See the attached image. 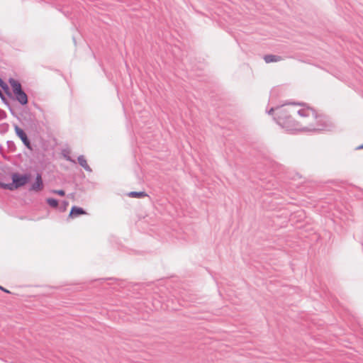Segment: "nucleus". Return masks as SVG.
<instances>
[{
  "instance_id": "c756f323",
  "label": "nucleus",
  "mask_w": 363,
  "mask_h": 363,
  "mask_svg": "<svg viewBox=\"0 0 363 363\" xmlns=\"http://www.w3.org/2000/svg\"><path fill=\"white\" fill-rule=\"evenodd\" d=\"M102 279L104 280V279ZM106 279L111 280L112 279L111 278H107Z\"/></svg>"
},
{
  "instance_id": "20e7f679",
  "label": "nucleus",
  "mask_w": 363,
  "mask_h": 363,
  "mask_svg": "<svg viewBox=\"0 0 363 363\" xmlns=\"http://www.w3.org/2000/svg\"><path fill=\"white\" fill-rule=\"evenodd\" d=\"M284 105L281 106L276 107V116L274 117V120L277 121V123H279L280 121H282L283 120L287 119L289 116V111L287 108H283Z\"/></svg>"
},
{
  "instance_id": "1a4fd4ad",
  "label": "nucleus",
  "mask_w": 363,
  "mask_h": 363,
  "mask_svg": "<svg viewBox=\"0 0 363 363\" xmlns=\"http://www.w3.org/2000/svg\"><path fill=\"white\" fill-rule=\"evenodd\" d=\"M9 82L12 88V91H13V94L23 89L21 84L18 80H16L13 78H10L9 79Z\"/></svg>"
},
{
  "instance_id": "4468645a",
  "label": "nucleus",
  "mask_w": 363,
  "mask_h": 363,
  "mask_svg": "<svg viewBox=\"0 0 363 363\" xmlns=\"http://www.w3.org/2000/svg\"><path fill=\"white\" fill-rule=\"evenodd\" d=\"M0 188L3 189H7L9 191H14L16 190L14 185L13 184V182L11 183H4L0 181Z\"/></svg>"
},
{
  "instance_id": "5701e85b",
  "label": "nucleus",
  "mask_w": 363,
  "mask_h": 363,
  "mask_svg": "<svg viewBox=\"0 0 363 363\" xmlns=\"http://www.w3.org/2000/svg\"><path fill=\"white\" fill-rule=\"evenodd\" d=\"M8 108L9 109L12 116H13L14 117H17V115H16L15 111L13 110V108H12V106L11 105H9V106H8Z\"/></svg>"
},
{
  "instance_id": "6ab92c4d",
  "label": "nucleus",
  "mask_w": 363,
  "mask_h": 363,
  "mask_svg": "<svg viewBox=\"0 0 363 363\" xmlns=\"http://www.w3.org/2000/svg\"><path fill=\"white\" fill-rule=\"evenodd\" d=\"M0 98L2 101V102L8 107L9 106L10 103L9 102V101L6 99V98L4 96V95L2 94L1 91L0 90Z\"/></svg>"
},
{
  "instance_id": "7ed1b4c3",
  "label": "nucleus",
  "mask_w": 363,
  "mask_h": 363,
  "mask_svg": "<svg viewBox=\"0 0 363 363\" xmlns=\"http://www.w3.org/2000/svg\"><path fill=\"white\" fill-rule=\"evenodd\" d=\"M14 130H15L16 135L21 139L23 144L28 150L32 151L33 149L32 145L30 143V141L29 138H28V135L26 133V132L21 128H20L18 125H14Z\"/></svg>"
},
{
  "instance_id": "dca6fc26",
  "label": "nucleus",
  "mask_w": 363,
  "mask_h": 363,
  "mask_svg": "<svg viewBox=\"0 0 363 363\" xmlns=\"http://www.w3.org/2000/svg\"><path fill=\"white\" fill-rule=\"evenodd\" d=\"M0 87L4 89L9 96L11 97V94L8 92L9 86L0 77Z\"/></svg>"
},
{
  "instance_id": "9b49d317",
  "label": "nucleus",
  "mask_w": 363,
  "mask_h": 363,
  "mask_svg": "<svg viewBox=\"0 0 363 363\" xmlns=\"http://www.w3.org/2000/svg\"><path fill=\"white\" fill-rule=\"evenodd\" d=\"M282 57L276 55H266L264 57V60L266 63L276 62L281 60Z\"/></svg>"
},
{
  "instance_id": "ddd939ff",
  "label": "nucleus",
  "mask_w": 363,
  "mask_h": 363,
  "mask_svg": "<svg viewBox=\"0 0 363 363\" xmlns=\"http://www.w3.org/2000/svg\"><path fill=\"white\" fill-rule=\"evenodd\" d=\"M46 203L52 208H57L59 206V201L55 198H48Z\"/></svg>"
},
{
  "instance_id": "aec40b11",
  "label": "nucleus",
  "mask_w": 363,
  "mask_h": 363,
  "mask_svg": "<svg viewBox=\"0 0 363 363\" xmlns=\"http://www.w3.org/2000/svg\"><path fill=\"white\" fill-rule=\"evenodd\" d=\"M52 193L56 194L60 196H64L65 195V191L63 189L52 190Z\"/></svg>"
},
{
  "instance_id": "a211bd4d",
  "label": "nucleus",
  "mask_w": 363,
  "mask_h": 363,
  "mask_svg": "<svg viewBox=\"0 0 363 363\" xmlns=\"http://www.w3.org/2000/svg\"><path fill=\"white\" fill-rule=\"evenodd\" d=\"M69 206V202L66 200L62 201L61 204L59 205L58 208L60 212H65Z\"/></svg>"
},
{
  "instance_id": "9d476101",
  "label": "nucleus",
  "mask_w": 363,
  "mask_h": 363,
  "mask_svg": "<svg viewBox=\"0 0 363 363\" xmlns=\"http://www.w3.org/2000/svg\"><path fill=\"white\" fill-rule=\"evenodd\" d=\"M77 161L79 165L83 167L86 171L89 172H91L92 169L87 164L86 160L85 159L84 155H79L77 157Z\"/></svg>"
},
{
  "instance_id": "bb28decb",
  "label": "nucleus",
  "mask_w": 363,
  "mask_h": 363,
  "mask_svg": "<svg viewBox=\"0 0 363 363\" xmlns=\"http://www.w3.org/2000/svg\"><path fill=\"white\" fill-rule=\"evenodd\" d=\"M2 126H5V128L4 130H2V133H5L7 131V126L8 125L7 124H3Z\"/></svg>"
},
{
  "instance_id": "6e6552de",
  "label": "nucleus",
  "mask_w": 363,
  "mask_h": 363,
  "mask_svg": "<svg viewBox=\"0 0 363 363\" xmlns=\"http://www.w3.org/2000/svg\"><path fill=\"white\" fill-rule=\"evenodd\" d=\"M84 214H86V212L84 211L83 208L77 206H73L69 211V217L76 218Z\"/></svg>"
},
{
  "instance_id": "423d86ee",
  "label": "nucleus",
  "mask_w": 363,
  "mask_h": 363,
  "mask_svg": "<svg viewBox=\"0 0 363 363\" xmlns=\"http://www.w3.org/2000/svg\"><path fill=\"white\" fill-rule=\"evenodd\" d=\"M278 124L287 129L288 130H296V122L294 118H292L291 116H289L287 119L283 120L282 121H280L278 123Z\"/></svg>"
},
{
  "instance_id": "f3484780",
  "label": "nucleus",
  "mask_w": 363,
  "mask_h": 363,
  "mask_svg": "<svg viewBox=\"0 0 363 363\" xmlns=\"http://www.w3.org/2000/svg\"><path fill=\"white\" fill-rule=\"evenodd\" d=\"M7 147L11 152H14L16 150V147L13 141L8 140L6 142Z\"/></svg>"
},
{
  "instance_id": "39448f33",
  "label": "nucleus",
  "mask_w": 363,
  "mask_h": 363,
  "mask_svg": "<svg viewBox=\"0 0 363 363\" xmlns=\"http://www.w3.org/2000/svg\"><path fill=\"white\" fill-rule=\"evenodd\" d=\"M43 187L44 184L42 178V174L40 173H37L36 177L35 178V181L29 188V191L38 192L40 191L43 189Z\"/></svg>"
},
{
  "instance_id": "412c9836",
  "label": "nucleus",
  "mask_w": 363,
  "mask_h": 363,
  "mask_svg": "<svg viewBox=\"0 0 363 363\" xmlns=\"http://www.w3.org/2000/svg\"><path fill=\"white\" fill-rule=\"evenodd\" d=\"M63 157L66 160L76 164V161L73 160L68 154H63Z\"/></svg>"
},
{
  "instance_id": "a878e982",
  "label": "nucleus",
  "mask_w": 363,
  "mask_h": 363,
  "mask_svg": "<svg viewBox=\"0 0 363 363\" xmlns=\"http://www.w3.org/2000/svg\"><path fill=\"white\" fill-rule=\"evenodd\" d=\"M0 289H1L3 291L6 292V293H10V291L6 289H4V287L1 286H0Z\"/></svg>"
},
{
  "instance_id": "f03ea898",
  "label": "nucleus",
  "mask_w": 363,
  "mask_h": 363,
  "mask_svg": "<svg viewBox=\"0 0 363 363\" xmlns=\"http://www.w3.org/2000/svg\"><path fill=\"white\" fill-rule=\"evenodd\" d=\"M11 178L16 190L29 183L31 179V175L29 173L21 174L19 172H13L11 174Z\"/></svg>"
},
{
  "instance_id": "2eb2a0df",
  "label": "nucleus",
  "mask_w": 363,
  "mask_h": 363,
  "mask_svg": "<svg viewBox=\"0 0 363 363\" xmlns=\"http://www.w3.org/2000/svg\"><path fill=\"white\" fill-rule=\"evenodd\" d=\"M0 87L4 89L9 96L11 97V94L8 92L9 86L0 77Z\"/></svg>"
},
{
  "instance_id": "393cba45",
  "label": "nucleus",
  "mask_w": 363,
  "mask_h": 363,
  "mask_svg": "<svg viewBox=\"0 0 363 363\" xmlns=\"http://www.w3.org/2000/svg\"><path fill=\"white\" fill-rule=\"evenodd\" d=\"M286 104H294V105H299V106L302 105L300 103H295V102H293V103L290 102V103L285 104V105H286Z\"/></svg>"
},
{
  "instance_id": "c85d7f7f",
  "label": "nucleus",
  "mask_w": 363,
  "mask_h": 363,
  "mask_svg": "<svg viewBox=\"0 0 363 363\" xmlns=\"http://www.w3.org/2000/svg\"><path fill=\"white\" fill-rule=\"evenodd\" d=\"M2 150H3V147L1 145H0V153H1V154H2Z\"/></svg>"
},
{
  "instance_id": "cd10ccee",
  "label": "nucleus",
  "mask_w": 363,
  "mask_h": 363,
  "mask_svg": "<svg viewBox=\"0 0 363 363\" xmlns=\"http://www.w3.org/2000/svg\"><path fill=\"white\" fill-rule=\"evenodd\" d=\"M357 150H362L363 149V144L356 147Z\"/></svg>"
},
{
  "instance_id": "f8f14e48",
  "label": "nucleus",
  "mask_w": 363,
  "mask_h": 363,
  "mask_svg": "<svg viewBox=\"0 0 363 363\" xmlns=\"http://www.w3.org/2000/svg\"><path fill=\"white\" fill-rule=\"evenodd\" d=\"M128 196L131 198H143L147 195L145 191H130L128 194Z\"/></svg>"
},
{
  "instance_id": "f257e3e1",
  "label": "nucleus",
  "mask_w": 363,
  "mask_h": 363,
  "mask_svg": "<svg viewBox=\"0 0 363 363\" xmlns=\"http://www.w3.org/2000/svg\"><path fill=\"white\" fill-rule=\"evenodd\" d=\"M310 113H312V116L316 119V126L313 127H306L303 128L306 131H313V132H320V131H331L334 125L331 122V121L325 116H320L317 115L315 111L313 108L308 109H300L297 111V113L302 117H308L310 116Z\"/></svg>"
},
{
  "instance_id": "0eeeda50",
  "label": "nucleus",
  "mask_w": 363,
  "mask_h": 363,
  "mask_svg": "<svg viewBox=\"0 0 363 363\" xmlns=\"http://www.w3.org/2000/svg\"><path fill=\"white\" fill-rule=\"evenodd\" d=\"M14 99L21 105L26 106L28 103V97L26 93L23 90H20L13 94Z\"/></svg>"
},
{
  "instance_id": "4be33fe9",
  "label": "nucleus",
  "mask_w": 363,
  "mask_h": 363,
  "mask_svg": "<svg viewBox=\"0 0 363 363\" xmlns=\"http://www.w3.org/2000/svg\"><path fill=\"white\" fill-rule=\"evenodd\" d=\"M7 117L6 113L0 109V121L5 119Z\"/></svg>"
},
{
  "instance_id": "b1692460",
  "label": "nucleus",
  "mask_w": 363,
  "mask_h": 363,
  "mask_svg": "<svg viewBox=\"0 0 363 363\" xmlns=\"http://www.w3.org/2000/svg\"><path fill=\"white\" fill-rule=\"evenodd\" d=\"M274 111H276V108H273V107H272V108H271L269 111H267V113H268V114L271 115V114H272V113H273Z\"/></svg>"
}]
</instances>
